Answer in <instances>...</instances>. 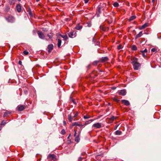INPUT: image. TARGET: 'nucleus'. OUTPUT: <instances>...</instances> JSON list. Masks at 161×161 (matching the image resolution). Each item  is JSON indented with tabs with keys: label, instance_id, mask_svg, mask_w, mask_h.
<instances>
[{
	"label": "nucleus",
	"instance_id": "nucleus-1",
	"mask_svg": "<svg viewBox=\"0 0 161 161\" xmlns=\"http://www.w3.org/2000/svg\"><path fill=\"white\" fill-rule=\"evenodd\" d=\"M74 114V112H71L70 114L68 115V119L70 122H72L73 120L74 121L76 120L75 118L78 116V113L77 112H76L74 115L73 116Z\"/></svg>",
	"mask_w": 161,
	"mask_h": 161
},
{
	"label": "nucleus",
	"instance_id": "nucleus-2",
	"mask_svg": "<svg viewBox=\"0 0 161 161\" xmlns=\"http://www.w3.org/2000/svg\"><path fill=\"white\" fill-rule=\"evenodd\" d=\"M132 63L134 69L135 70H138L140 66V64L138 62L137 59L135 58L133 59L132 62Z\"/></svg>",
	"mask_w": 161,
	"mask_h": 161
},
{
	"label": "nucleus",
	"instance_id": "nucleus-3",
	"mask_svg": "<svg viewBox=\"0 0 161 161\" xmlns=\"http://www.w3.org/2000/svg\"><path fill=\"white\" fill-rule=\"evenodd\" d=\"M5 19L8 22L11 23H14L15 20L14 17L11 15H9L7 17H6Z\"/></svg>",
	"mask_w": 161,
	"mask_h": 161
},
{
	"label": "nucleus",
	"instance_id": "nucleus-4",
	"mask_svg": "<svg viewBox=\"0 0 161 161\" xmlns=\"http://www.w3.org/2000/svg\"><path fill=\"white\" fill-rule=\"evenodd\" d=\"M102 124L100 123H97L93 124L92 126V128L94 129H99L101 127Z\"/></svg>",
	"mask_w": 161,
	"mask_h": 161
},
{
	"label": "nucleus",
	"instance_id": "nucleus-5",
	"mask_svg": "<svg viewBox=\"0 0 161 161\" xmlns=\"http://www.w3.org/2000/svg\"><path fill=\"white\" fill-rule=\"evenodd\" d=\"M37 34L39 37L41 39H44L45 37V36L44 34L42 32L40 31H37Z\"/></svg>",
	"mask_w": 161,
	"mask_h": 161
},
{
	"label": "nucleus",
	"instance_id": "nucleus-6",
	"mask_svg": "<svg viewBox=\"0 0 161 161\" xmlns=\"http://www.w3.org/2000/svg\"><path fill=\"white\" fill-rule=\"evenodd\" d=\"M55 156L54 154H49L47 157V158L49 160H53L55 158Z\"/></svg>",
	"mask_w": 161,
	"mask_h": 161
},
{
	"label": "nucleus",
	"instance_id": "nucleus-7",
	"mask_svg": "<svg viewBox=\"0 0 161 161\" xmlns=\"http://www.w3.org/2000/svg\"><path fill=\"white\" fill-rule=\"evenodd\" d=\"M126 91L125 89L121 90L119 92V94L120 95L125 96L126 94Z\"/></svg>",
	"mask_w": 161,
	"mask_h": 161
},
{
	"label": "nucleus",
	"instance_id": "nucleus-8",
	"mask_svg": "<svg viewBox=\"0 0 161 161\" xmlns=\"http://www.w3.org/2000/svg\"><path fill=\"white\" fill-rule=\"evenodd\" d=\"M121 101L122 103L126 106H129L130 105V102L127 100H122Z\"/></svg>",
	"mask_w": 161,
	"mask_h": 161
},
{
	"label": "nucleus",
	"instance_id": "nucleus-9",
	"mask_svg": "<svg viewBox=\"0 0 161 161\" xmlns=\"http://www.w3.org/2000/svg\"><path fill=\"white\" fill-rule=\"evenodd\" d=\"M47 48L48 49V52L50 53V52H51V51L53 49V46L52 44H50L48 46Z\"/></svg>",
	"mask_w": 161,
	"mask_h": 161
},
{
	"label": "nucleus",
	"instance_id": "nucleus-10",
	"mask_svg": "<svg viewBox=\"0 0 161 161\" xmlns=\"http://www.w3.org/2000/svg\"><path fill=\"white\" fill-rule=\"evenodd\" d=\"M108 59L107 57H102L100 59V60L102 62H105L107 61Z\"/></svg>",
	"mask_w": 161,
	"mask_h": 161
},
{
	"label": "nucleus",
	"instance_id": "nucleus-11",
	"mask_svg": "<svg viewBox=\"0 0 161 161\" xmlns=\"http://www.w3.org/2000/svg\"><path fill=\"white\" fill-rule=\"evenodd\" d=\"M17 109L19 111H22L25 109L24 107L22 105H19L17 108Z\"/></svg>",
	"mask_w": 161,
	"mask_h": 161
},
{
	"label": "nucleus",
	"instance_id": "nucleus-12",
	"mask_svg": "<svg viewBox=\"0 0 161 161\" xmlns=\"http://www.w3.org/2000/svg\"><path fill=\"white\" fill-rule=\"evenodd\" d=\"M68 35L69 37L70 38H73L75 36V33L74 31L70 32L68 34Z\"/></svg>",
	"mask_w": 161,
	"mask_h": 161
},
{
	"label": "nucleus",
	"instance_id": "nucleus-13",
	"mask_svg": "<svg viewBox=\"0 0 161 161\" xmlns=\"http://www.w3.org/2000/svg\"><path fill=\"white\" fill-rule=\"evenodd\" d=\"M16 8L18 12H20L21 10V6L20 4H17L16 6Z\"/></svg>",
	"mask_w": 161,
	"mask_h": 161
},
{
	"label": "nucleus",
	"instance_id": "nucleus-14",
	"mask_svg": "<svg viewBox=\"0 0 161 161\" xmlns=\"http://www.w3.org/2000/svg\"><path fill=\"white\" fill-rule=\"evenodd\" d=\"M80 126L81 125L78 122H75L73 123L72 124V126Z\"/></svg>",
	"mask_w": 161,
	"mask_h": 161
},
{
	"label": "nucleus",
	"instance_id": "nucleus-15",
	"mask_svg": "<svg viewBox=\"0 0 161 161\" xmlns=\"http://www.w3.org/2000/svg\"><path fill=\"white\" fill-rule=\"evenodd\" d=\"M115 134L116 135H120L122 134V132L119 130H117L115 131Z\"/></svg>",
	"mask_w": 161,
	"mask_h": 161
},
{
	"label": "nucleus",
	"instance_id": "nucleus-16",
	"mask_svg": "<svg viewBox=\"0 0 161 161\" xmlns=\"http://www.w3.org/2000/svg\"><path fill=\"white\" fill-rule=\"evenodd\" d=\"M79 134L77 136L75 137V141L77 142H78L80 141V138L79 137Z\"/></svg>",
	"mask_w": 161,
	"mask_h": 161
},
{
	"label": "nucleus",
	"instance_id": "nucleus-17",
	"mask_svg": "<svg viewBox=\"0 0 161 161\" xmlns=\"http://www.w3.org/2000/svg\"><path fill=\"white\" fill-rule=\"evenodd\" d=\"M82 26L78 24L75 27V29L77 30H79L82 28Z\"/></svg>",
	"mask_w": 161,
	"mask_h": 161
},
{
	"label": "nucleus",
	"instance_id": "nucleus-18",
	"mask_svg": "<svg viewBox=\"0 0 161 161\" xmlns=\"http://www.w3.org/2000/svg\"><path fill=\"white\" fill-rule=\"evenodd\" d=\"M61 40L60 39H58V47L59 48L60 47L61 44Z\"/></svg>",
	"mask_w": 161,
	"mask_h": 161
},
{
	"label": "nucleus",
	"instance_id": "nucleus-19",
	"mask_svg": "<svg viewBox=\"0 0 161 161\" xmlns=\"http://www.w3.org/2000/svg\"><path fill=\"white\" fill-rule=\"evenodd\" d=\"M94 120V119H90V120H89L88 121H86L85 122V125H87L88 124H89L90 123H91V122H92Z\"/></svg>",
	"mask_w": 161,
	"mask_h": 161
},
{
	"label": "nucleus",
	"instance_id": "nucleus-20",
	"mask_svg": "<svg viewBox=\"0 0 161 161\" xmlns=\"http://www.w3.org/2000/svg\"><path fill=\"white\" fill-rule=\"evenodd\" d=\"M27 12H28L29 14V15L30 16H31V17L33 16V14H32L31 10L30 8H28Z\"/></svg>",
	"mask_w": 161,
	"mask_h": 161
},
{
	"label": "nucleus",
	"instance_id": "nucleus-21",
	"mask_svg": "<svg viewBox=\"0 0 161 161\" xmlns=\"http://www.w3.org/2000/svg\"><path fill=\"white\" fill-rule=\"evenodd\" d=\"M136 18L135 15H132L131 16L129 19V20L130 21H131L134 19Z\"/></svg>",
	"mask_w": 161,
	"mask_h": 161
},
{
	"label": "nucleus",
	"instance_id": "nucleus-22",
	"mask_svg": "<svg viewBox=\"0 0 161 161\" xmlns=\"http://www.w3.org/2000/svg\"><path fill=\"white\" fill-rule=\"evenodd\" d=\"M148 24L147 23H145L144 25H142V29L145 28L148 26Z\"/></svg>",
	"mask_w": 161,
	"mask_h": 161
},
{
	"label": "nucleus",
	"instance_id": "nucleus-23",
	"mask_svg": "<svg viewBox=\"0 0 161 161\" xmlns=\"http://www.w3.org/2000/svg\"><path fill=\"white\" fill-rule=\"evenodd\" d=\"M116 119V118L114 116H112L110 119V122H112L113 121Z\"/></svg>",
	"mask_w": 161,
	"mask_h": 161
},
{
	"label": "nucleus",
	"instance_id": "nucleus-24",
	"mask_svg": "<svg viewBox=\"0 0 161 161\" xmlns=\"http://www.w3.org/2000/svg\"><path fill=\"white\" fill-rule=\"evenodd\" d=\"M47 36L49 38H51L53 36V34L52 33H50L49 34H48Z\"/></svg>",
	"mask_w": 161,
	"mask_h": 161
},
{
	"label": "nucleus",
	"instance_id": "nucleus-25",
	"mask_svg": "<svg viewBox=\"0 0 161 161\" xmlns=\"http://www.w3.org/2000/svg\"><path fill=\"white\" fill-rule=\"evenodd\" d=\"M99 28H100V29L102 31H106L105 28L104 27H103L102 25H100V26Z\"/></svg>",
	"mask_w": 161,
	"mask_h": 161
},
{
	"label": "nucleus",
	"instance_id": "nucleus-26",
	"mask_svg": "<svg viewBox=\"0 0 161 161\" xmlns=\"http://www.w3.org/2000/svg\"><path fill=\"white\" fill-rule=\"evenodd\" d=\"M11 114L10 112L7 111L4 113V115H3V116L5 117V116H7V115H8L9 114Z\"/></svg>",
	"mask_w": 161,
	"mask_h": 161
},
{
	"label": "nucleus",
	"instance_id": "nucleus-27",
	"mask_svg": "<svg viewBox=\"0 0 161 161\" xmlns=\"http://www.w3.org/2000/svg\"><path fill=\"white\" fill-rule=\"evenodd\" d=\"M61 36L63 38L64 40L65 41H66V40H67V39H68V36H67V35H61Z\"/></svg>",
	"mask_w": 161,
	"mask_h": 161
},
{
	"label": "nucleus",
	"instance_id": "nucleus-28",
	"mask_svg": "<svg viewBox=\"0 0 161 161\" xmlns=\"http://www.w3.org/2000/svg\"><path fill=\"white\" fill-rule=\"evenodd\" d=\"M132 50H137V47L135 45H133L131 47Z\"/></svg>",
	"mask_w": 161,
	"mask_h": 161
},
{
	"label": "nucleus",
	"instance_id": "nucleus-29",
	"mask_svg": "<svg viewBox=\"0 0 161 161\" xmlns=\"http://www.w3.org/2000/svg\"><path fill=\"white\" fill-rule=\"evenodd\" d=\"M114 7H118L119 6V3L117 2H115L113 4Z\"/></svg>",
	"mask_w": 161,
	"mask_h": 161
},
{
	"label": "nucleus",
	"instance_id": "nucleus-30",
	"mask_svg": "<svg viewBox=\"0 0 161 161\" xmlns=\"http://www.w3.org/2000/svg\"><path fill=\"white\" fill-rule=\"evenodd\" d=\"M99 61H94L92 63V64L94 65H96L98 63H99Z\"/></svg>",
	"mask_w": 161,
	"mask_h": 161
},
{
	"label": "nucleus",
	"instance_id": "nucleus-31",
	"mask_svg": "<svg viewBox=\"0 0 161 161\" xmlns=\"http://www.w3.org/2000/svg\"><path fill=\"white\" fill-rule=\"evenodd\" d=\"M6 120H3L2 121L1 124V125H4L6 124Z\"/></svg>",
	"mask_w": 161,
	"mask_h": 161
},
{
	"label": "nucleus",
	"instance_id": "nucleus-32",
	"mask_svg": "<svg viewBox=\"0 0 161 161\" xmlns=\"http://www.w3.org/2000/svg\"><path fill=\"white\" fill-rule=\"evenodd\" d=\"M141 36V31L138 34L136 35V38L137 39L138 38Z\"/></svg>",
	"mask_w": 161,
	"mask_h": 161
},
{
	"label": "nucleus",
	"instance_id": "nucleus-33",
	"mask_svg": "<svg viewBox=\"0 0 161 161\" xmlns=\"http://www.w3.org/2000/svg\"><path fill=\"white\" fill-rule=\"evenodd\" d=\"M65 133V131L64 129H63L62 130L61 132V134L62 135H64Z\"/></svg>",
	"mask_w": 161,
	"mask_h": 161
},
{
	"label": "nucleus",
	"instance_id": "nucleus-34",
	"mask_svg": "<svg viewBox=\"0 0 161 161\" xmlns=\"http://www.w3.org/2000/svg\"><path fill=\"white\" fill-rule=\"evenodd\" d=\"M145 53H144V52H142V55L143 57L144 58H145L146 57L147 53L145 54Z\"/></svg>",
	"mask_w": 161,
	"mask_h": 161
},
{
	"label": "nucleus",
	"instance_id": "nucleus-35",
	"mask_svg": "<svg viewBox=\"0 0 161 161\" xmlns=\"http://www.w3.org/2000/svg\"><path fill=\"white\" fill-rule=\"evenodd\" d=\"M86 24L87 25V26L88 27H90L92 25V24L91 22H88L86 23Z\"/></svg>",
	"mask_w": 161,
	"mask_h": 161
},
{
	"label": "nucleus",
	"instance_id": "nucleus-36",
	"mask_svg": "<svg viewBox=\"0 0 161 161\" xmlns=\"http://www.w3.org/2000/svg\"><path fill=\"white\" fill-rule=\"evenodd\" d=\"M23 53L25 55H27L28 54H29V53L28 51L26 50H25L24 51Z\"/></svg>",
	"mask_w": 161,
	"mask_h": 161
},
{
	"label": "nucleus",
	"instance_id": "nucleus-37",
	"mask_svg": "<svg viewBox=\"0 0 161 161\" xmlns=\"http://www.w3.org/2000/svg\"><path fill=\"white\" fill-rule=\"evenodd\" d=\"M83 118L84 119H86L90 118H91V116H87L86 115H84L83 116Z\"/></svg>",
	"mask_w": 161,
	"mask_h": 161
},
{
	"label": "nucleus",
	"instance_id": "nucleus-38",
	"mask_svg": "<svg viewBox=\"0 0 161 161\" xmlns=\"http://www.w3.org/2000/svg\"><path fill=\"white\" fill-rule=\"evenodd\" d=\"M101 6L100 5L98 7V11L99 13H101Z\"/></svg>",
	"mask_w": 161,
	"mask_h": 161
},
{
	"label": "nucleus",
	"instance_id": "nucleus-39",
	"mask_svg": "<svg viewBox=\"0 0 161 161\" xmlns=\"http://www.w3.org/2000/svg\"><path fill=\"white\" fill-rule=\"evenodd\" d=\"M117 48L119 50H120L122 48V45H119L118 46Z\"/></svg>",
	"mask_w": 161,
	"mask_h": 161
},
{
	"label": "nucleus",
	"instance_id": "nucleus-40",
	"mask_svg": "<svg viewBox=\"0 0 161 161\" xmlns=\"http://www.w3.org/2000/svg\"><path fill=\"white\" fill-rule=\"evenodd\" d=\"M114 100L115 101H116V102H117L118 103L119 102V101H120L119 99H118L117 98H114Z\"/></svg>",
	"mask_w": 161,
	"mask_h": 161
},
{
	"label": "nucleus",
	"instance_id": "nucleus-41",
	"mask_svg": "<svg viewBox=\"0 0 161 161\" xmlns=\"http://www.w3.org/2000/svg\"><path fill=\"white\" fill-rule=\"evenodd\" d=\"M83 158L80 157L78 159V161H81L82 160Z\"/></svg>",
	"mask_w": 161,
	"mask_h": 161
},
{
	"label": "nucleus",
	"instance_id": "nucleus-42",
	"mask_svg": "<svg viewBox=\"0 0 161 161\" xmlns=\"http://www.w3.org/2000/svg\"><path fill=\"white\" fill-rule=\"evenodd\" d=\"M156 50L155 48H153L151 49V51L153 52H154L156 51Z\"/></svg>",
	"mask_w": 161,
	"mask_h": 161
},
{
	"label": "nucleus",
	"instance_id": "nucleus-43",
	"mask_svg": "<svg viewBox=\"0 0 161 161\" xmlns=\"http://www.w3.org/2000/svg\"><path fill=\"white\" fill-rule=\"evenodd\" d=\"M75 133L74 134V136L75 137H76V134H77V131L76 130H74Z\"/></svg>",
	"mask_w": 161,
	"mask_h": 161
},
{
	"label": "nucleus",
	"instance_id": "nucleus-44",
	"mask_svg": "<svg viewBox=\"0 0 161 161\" xmlns=\"http://www.w3.org/2000/svg\"><path fill=\"white\" fill-rule=\"evenodd\" d=\"M84 1L85 3H88L89 0H84Z\"/></svg>",
	"mask_w": 161,
	"mask_h": 161
},
{
	"label": "nucleus",
	"instance_id": "nucleus-45",
	"mask_svg": "<svg viewBox=\"0 0 161 161\" xmlns=\"http://www.w3.org/2000/svg\"><path fill=\"white\" fill-rule=\"evenodd\" d=\"M142 52H144V53H146L147 52V49H145L143 51H142Z\"/></svg>",
	"mask_w": 161,
	"mask_h": 161
},
{
	"label": "nucleus",
	"instance_id": "nucleus-46",
	"mask_svg": "<svg viewBox=\"0 0 161 161\" xmlns=\"http://www.w3.org/2000/svg\"><path fill=\"white\" fill-rule=\"evenodd\" d=\"M95 71H94L92 73V74H94V75H95V76H96L97 75V74H95Z\"/></svg>",
	"mask_w": 161,
	"mask_h": 161
},
{
	"label": "nucleus",
	"instance_id": "nucleus-47",
	"mask_svg": "<svg viewBox=\"0 0 161 161\" xmlns=\"http://www.w3.org/2000/svg\"><path fill=\"white\" fill-rule=\"evenodd\" d=\"M118 127V125H116L114 127V129L115 130H116L117 129V128Z\"/></svg>",
	"mask_w": 161,
	"mask_h": 161
},
{
	"label": "nucleus",
	"instance_id": "nucleus-48",
	"mask_svg": "<svg viewBox=\"0 0 161 161\" xmlns=\"http://www.w3.org/2000/svg\"><path fill=\"white\" fill-rule=\"evenodd\" d=\"M19 64L21 65L22 64V62L21 61H19Z\"/></svg>",
	"mask_w": 161,
	"mask_h": 161
},
{
	"label": "nucleus",
	"instance_id": "nucleus-49",
	"mask_svg": "<svg viewBox=\"0 0 161 161\" xmlns=\"http://www.w3.org/2000/svg\"><path fill=\"white\" fill-rule=\"evenodd\" d=\"M80 125H81L80 126H82V127L85 126L86 125H85V123L83 125L80 124Z\"/></svg>",
	"mask_w": 161,
	"mask_h": 161
},
{
	"label": "nucleus",
	"instance_id": "nucleus-50",
	"mask_svg": "<svg viewBox=\"0 0 161 161\" xmlns=\"http://www.w3.org/2000/svg\"><path fill=\"white\" fill-rule=\"evenodd\" d=\"M90 64H89L87 66V68L89 69L90 67Z\"/></svg>",
	"mask_w": 161,
	"mask_h": 161
},
{
	"label": "nucleus",
	"instance_id": "nucleus-51",
	"mask_svg": "<svg viewBox=\"0 0 161 161\" xmlns=\"http://www.w3.org/2000/svg\"><path fill=\"white\" fill-rule=\"evenodd\" d=\"M2 126H3V125H1V124H0V130L2 129Z\"/></svg>",
	"mask_w": 161,
	"mask_h": 161
},
{
	"label": "nucleus",
	"instance_id": "nucleus-52",
	"mask_svg": "<svg viewBox=\"0 0 161 161\" xmlns=\"http://www.w3.org/2000/svg\"><path fill=\"white\" fill-rule=\"evenodd\" d=\"M64 125L66 124V122L65 121H63Z\"/></svg>",
	"mask_w": 161,
	"mask_h": 161
},
{
	"label": "nucleus",
	"instance_id": "nucleus-53",
	"mask_svg": "<svg viewBox=\"0 0 161 161\" xmlns=\"http://www.w3.org/2000/svg\"><path fill=\"white\" fill-rule=\"evenodd\" d=\"M97 45H99V44H100V42H97Z\"/></svg>",
	"mask_w": 161,
	"mask_h": 161
},
{
	"label": "nucleus",
	"instance_id": "nucleus-54",
	"mask_svg": "<svg viewBox=\"0 0 161 161\" xmlns=\"http://www.w3.org/2000/svg\"><path fill=\"white\" fill-rule=\"evenodd\" d=\"M70 135H71V134H70L69 135V136H68V137L67 138L69 139V137H70Z\"/></svg>",
	"mask_w": 161,
	"mask_h": 161
},
{
	"label": "nucleus",
	"instance_id": "nucleus-55",
	"mask_svg": "<svg viewBox=\"0 0 161 161\" xmlns=\"http://www.w3.org/2000/svg\"><path fill=\"white\" fill-rule=\"evenodd\" d=\"M73 103H74L75 104H76V103L75 102V101H73Z\"/></svg>",
	"mask_w": 161,
	"mask_h": 161
},
{
	"label": "nucleus",
	"instance_id": "nucleus-56",
	"mask_svg": "<svg viewBox=\"0 0 161 161\" xmlns=\"http://www.w3.org/2000/svg\"><path fill=\"white\" fill-rule=\"evenodd\" d=\"M43 30V31H47V30H46V29H44V30Z\"/></svg>",
	"mask_w": 161,
	"mask_h": 161
},
{
	"label": "nucleus",
	"instance_id": "nucleus-57",
	"mask_svg": "<svg viewBox=\"0 0 161 161\" xmlns=\"http://www.w3.org/2000/svg\"><path fill=\"white\" fill-rule=\"evenodd\" d=\"M40 1V0H36V2H38Z\"/></svg>",
	"mask_w": 161,
	"mask_h": 161
},
{
	"label": "nucleus",
	"instance_id": "nucleus-58",
	"mask_svg": "<svg viewBox=\"0 0 161 161\" xmlns=\"http://www.w3.org/2000/svg\"><path fill=\"white\" fill-rule=\"evenodd\" d=\"M141 40H142V41H143V40H142V39H141Z\"/></svg>",
	"mask_w": 161,
	"mask_h": 161
},
{
	"label": "nucleus",
	"instance_id": "nucleus-59",
	"mask_svg": "<svg viewBox=\"0 0 161 161\" xmlns=\"http://www.w3.org/2000/svg\"><path fill=\"white\" fill-rule=\"evenodd\" d=\"M154 0H152V1H153V2H154Z\"/></svg>",
	"mask_w": 161,
	"mask_h": 161
}]
</instances>
